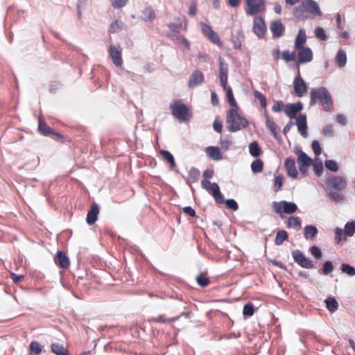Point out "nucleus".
Instances as JSON below:
<instances>
[{
	"label": "nucleus",
	"instance_id": "obj_1",
	"mask_svg": "<svg viewBox=\"0 0 355 355\" xmlns=\"http://www.w3.org/2000/svg\"><path fill=\"white\" fill-rule=\"evenodd\" d=\"M347 187L345 178L340 175H331L325 180L324 187L327 196L334 202H342L345 200L343 191Z\"/></svg>",
	"mask_w": 355,
	"mask_h": 355
},
{
	"label": "nucleus",
	"instance_id": "obj_2",
	"mask_svg": "<svg viewBox=\"0 0 355 355\" xmlns=\"http://www.w3.org/2000/svg\"><path fill=\"white\" fill-rule=\"evenodd\" d=\"M310 106H314L318 102H320L322 108L326 112H330L333 109L334 103L331 95L324 87L311 89L310 92Z\"/></svg>",
	"mask_w": 355,
	"mask_h": 355
},
{
	"label": "nucleus",
	"instance_id": "obj_3",
	"mask_svg": "<svg viewBox=\"0 0 355 355\" xmlns=\"http://www.w3.org/2000/svg\"><path fill=\"white\" fill-rule=\"evenodd\" d=\"M293 14L300 19L313 18L322 15L318 3L313 0H302L301 4L295 8Z\"/></svg>",
	"mask_w": 355,
	"mask_h": 355
},
{
	"label": "nucleus",
	"instance_id": "obj_4",
	"mask_svg": "<svg viewBox=\"0 0 355 355\" xmlns=\"http://www.w3.org/2000/svg\"><path fill=\"white\" fill-rule=\"evenodd\" d=\"M238 108H232L227 112V129L232 132L245 128L248 121L238 114Z\"/></svg>",
	"mask_w": 355,
	"mask_h": 355
},
{
	"label": "nucleus",
	"instance_id": "obj_5",
	"mask_svg": "<svg viewBox=\"0 0 355 355\" xmlns=\"http://www.w3.org/2000/svg\"><path fill=\"white\" fill-rule=\"evenodd\" d=\"M171 114L180 121L189 119L190 114L188 107L180 101H175L170 105Z\"/></svg>",
	"mask_w": 355,
	"mask_h": 355
},
{
	"label": "nucleus",
	"instance_id": "obj_6",
	"mask_svg": "<svg viewBox=\"0 0 355 355\" xmlns=\"http://www.w3.org/2000/svg\"><path fill=\"white\" fill-rule=\"evenodd\" d=\"M272 208L281 217L283 216V214H292L297 210V206L295 203L286 200L273 202Z\"/></svg>",
	"mask_w": 355,
	"mask_h": 355
},
{
	"label": "nucleus",
	"instance_id": "obj_7",
	"mask_svg": "<svg viewBox=\"0 0 355 355\" xmlns=\"http://www.w3.org/2000/svg\"><path fill=\"white\" fill-rule=\"evenodd\" d=\"M201 184L205 189L211 192L216 202L223 204L225 202L223 196L220 192V188L218 184L215 182L211 183L209 180H203L201 182Z\"/></svg>",
	"mask_w": 355,
	"mask_h": 355
},
{
	"label": "nucleus",
	"instance_id": "obj_8",
	"mask_svg": "<svg viewBox=\"0 0 355 355\" xmlns=\"http://www.w3.org/2000/svg\"><path fill=\"white\" fill-rule=\"evenodd\" d=\"M245 10L248 15L252 16L265 11L263 0H245Z\"/></svg>",
	"mask_w": 355,
	"mask_h": 355
},
{
	"label": "nucleus",
	"instance_id": "obj_9",
	"mask_svg": "<svg viewBox=\"0 0 355 355\" xmlns=\"http://www.w3.org/2000/svg\"><path fill=\"white\" fill-rule=\"evenodd\" d=\"M292 256L294 261L301 267L308 269L313 268V261L309 258L306 257L301 251L298 250L293 251Z\"/></svg>",
	"mask_w": 355,
	"mask_h": 355
},
{
	"label": "nucleus",
	"instance_id": "obj_10",
	"mask_svg": "<svg viewBox=\"0 0 355 355\" xmlns=\"http://www.w3.org/2000/svg\"><path fill=\"white\" fill-rule=\"evenodd\" d=\"M296 50H297V60L300 64L307 63L313 60V52L309 47L304 46Z\"/></svg>",
	"mask_w": 355,
	"mask_h": 355
},
{
	"label": "nucleus",
	"instance_id": "obj_11",
	"mask_svg": "<svg viewBox=\"0 0 355 355\" xmlns=\"http://www.w3.org/2000/svg\"><path fill=\"white\" fill-rule=\"evenodd\" d=\"M293 87L295 94L298 97H302L306 94L307 85L300 74L295 76L293 80Z\"/></svg>",
	"mask_w": 355,
	"mask_h": 355
},
{
	"label": "nucleus",
	"instance_id": "obj_12",
	"mask_svg": "<svg viewBox=\"0 0 355 355\" xmlns=\"http://www.w3.org/2000/svg\"><path fill=\"white\" fill-rule=\"evenodd\" d=\"M219 62V78L222 87H225L227 84L228 71L229 67L228 64L226 63L223 58L221 57L218 58Z\"/></svg>",
	"mask_w": 355,
	"mask_h": 355
},
{
	"label": "nucleus",
	"instance_id": "obj_13",
	"mask_svg": "<svg viewBox=\"0 0 355 355\" xmlns=\"http://www.w3.org/2000/svg\"><path fill=\"white\" fill-rule=\"evenodd\" d=\"M109 54L113 63L117 66L121 67L123 63V60L121 57V51L119 49L114 45H110L109 49Z\"/></svg>",
	"mask_w": 355,
	"mask_h": 355
},
{
	"label": "nucleus",
	"instance_id": "obj_14",
	"mask_svg": "<svg viewBox=\"0 0 355 355\" xmlns=\"http://www.w3.org/2000/svg\"><path fill=\"white\" fill-rule=\"evenodd\" d=\"M253 31L259 37H261L265 35L266 28L261 17H256L254 19Z\"/></svg>",
	"mask_w": 355,
	"mask_h": 355
},
{
	"label": "nucleus",
	"instance_id": "obj_15",
	"mask_svg": "<svg viewBox=\"0 0 355 355\" xmlns=\"http://www.w3.org/2000/svg\"><path fill=\"white\" fill-rule=\"evenodd\" d=\"M296 125L297 126V130L300 134L304 138L307 137L308 132L306 131V117L304 114H300L296 119Z\"/></svg>",
	"mask_w": 355,
	"mask_h": 355
},
{
	"label": "nucleus",
	"instance_id": "obj_16",
	"mask_svg": "<svg viewBox=\"0 0 355 355\" xmlns=\"http://www.w3.org/2000/svg\"><path fill=\"white\" fill-rule=\"evenodd\" d=\"M270 29L275 37H280L284 32V26L280 20H275L271 22Z\"/></svg>",
	"mask_w": 355,
	"mask_h": 355
},
{
	"label": "nucleus",
	"instance_id": "obj_17",
	"mask_svg": "<svg viewBox=\"0 0 355 355\" xmlns=\"http://www.w3.org/2000/svg\"><path fill=\"white\" fill-rule=\"evenodd\" d=\"M302 109V104L301 103L287 104L284 109V112L288 117L293 119Z\"/></svg>",
	"mask_w": 355,
	"mask_h": 355
},
{
	"label": "nucleus",
	"instance_id": "obj_18",
	"mask_svg": "<svg viewBox=\"0 0 355 355\" xmlns=\"http://www.w3.org/2000/svg\"><path fill=\"white\" fill-rule=\"evenodd\" d=\"M98 213H99V207H98V205L96 203H93L91 205V209L88 211L87 215L86 221L88 225H92L96 221V220L98 218Z\"/></svg>",
	"mask_w": 355,
	"mask_h": 355
},
{
	"label": "nucleus",
	"instance_id": "obj_19",
	"mask_svg": "<svg viewBox=\"0 0 355 355\" xmlns=\"http://www.w3.org/2000/svg\"><path fill=\"white\" fill-rule=\"evenodd\" d=\"M55 262L56 264L59 265L60 267L63 269L68 268L70 264L69 257L64 252L62 251H59L57 253V255L55 257Z\"/></svg>",
	"mask_w": 355,
	"mask_h": 355
},
{
	"label": "nucleus",
	"instance_id": "obj_20",
	"mask_svg": "<svg viewBox=\"0 0 355 355\" xmlns=\"http://www.w3.org/2000/svg\"><path fill=\"white\" fill-rule=\"evenodd\" d=\"M284 165L287 171L288 175L292 178H296L298 173L295 167V159L293 158L286 159Z\"/></svg>",
	"mask_w": 355,
	"mask_h": 355
},
{
	"label": "nucleus",
	"instance_id": "obj_21",
	"mask_svg": "<svg viewBox=\"0 0 355 355\" xmlns=\"http://www.w3.org/2000/svg\"><path fill=\"white\" fill-rule=\"evenodd\" d=\"M205 153L212 160L218 161L223 159L222 153L218 147L208 146L205 148Z\"/></svg>",
	"mask_w": 355,
	"mask_h": 355
},
{
	"label": "nucleus",
	"instance_id": "obj_22",
	"mask_svg": "<svg viewBox=\"0 0 355 355\" xmlns=\"http://www.w3.org/2000/svg\"><path fill=\"white\" fill-rule=\"evenodd\" d=\"M204 80V76L202 73L198 70H196L193 72L190 76L189 80V86L190 87H194L199 84L202 83Z\"/></svg>",
	"mask_w": 355,
	"mask_h": 355
},
{
	"label": "nucleus",
	"instance_id": "obj_23",
	"mask_svg": "<svg viewBox=\"0 0 355 355\" xmlns=\"http://www.w3.org/2000/svg\"><path fill=\"white\" fill-rule=\"evenodd\" d=\"M266 123L267 128L270 130L271 133L275 137V139H277L278 140L281 139V136L279 133V129L277 127V125H276V123L270 119V116L267 114H266Z\"/></svg>",
	"mask_w": 355,
	"mask_h": 355
},
{
	"label": "nucleus",
	"instance_id": "obj_24",
	"mask_svg": "<svg viewBox=\"0 0 355 355\" xmlns=\"http://www.w3.org/2000/svg\"><path fill=\"white\" fill-rule=\"evenodd\" d=\"M156 18V13L152 7L144 8L140 15V19L144 21H152Z\"/></svg>",
	"mask_w": 355,
	"mask_h": 355
},
{
	"label": "nucleus",
	"instance_id": "obj_25",
	"mask_svg": "<svg viewBox=\"0 0 355 355\" xmlns=\"http://www.w3.org/2000/svg\"><path fill=\"white\" fill-rule=\"evenodd\" d=\"M296 153L298 155L297 162L300 165L310 166L312 164V159L301 149L297 148Z\"/></svg>",
	"mask_w": 355,
	"mask_h": 355
},
{
	"label": "nucleus",
	"instance_id": "obj_26",
	"mask_svg": "<svg viewBox=\"0 0 355 355\" xmlns=\"http://www.w3.org/2000/svg\"><path fill=\"white\" fill-rule=\"evenodd\" d=\"M306 41V35L303 29H300L295 40V49H300L304 47V44Z\"/></svg>",
	"mask_w": 355,
	"mask_h": 355
},
{
	"label": "nucleus",
	"instance_id": "obj_27",
	"mask_svg": "<svg viewBox=\"0 0 355 355\" xmlns=\"http://www.w3.org/2000/svg\"><path fill=\"white\" fill-rule=\"evenodd\" d=\"M318 233L315 226L309 225L304 227V236L306 239H313Z\"/></svg>",
	"mask_w": 355,
	"mask_h": 355
},
{
	"label": "nucleus",
	"instance_id": "obj_28",
	"mask_svg": "<svg viewBox=\"0 0 355 355\" xmlns=\"http://www.w3.org/2000/svg\"><path fill=\"white\" fill-rule=\"evenodd\" d=\"M286 225L288 228L300 230L301 228V221L298 217H289L286 221Z\"/></svg>",
	"mask_w": 355,
	"mask_h": 355
},
{
	"label": "nucleus",
	"instance_id": "obj_29",
	"mask_svg": "<svg viewBox=\"0 0 355 355\" xmlns=\"http://www.w3.org/2000/svg\"><path fill=\"white\" fill-rule=\"evenodd\" d=\"M223 88L226 92L227 98L228 103H230L232 108H238L239 107H238L237 103L234 98L232 88L230 87H227V85H225V87H223Z\"/></svg>",
	"mask_w": 355,
	"mask_h": 355
},
{
	"label": "nucleus",
	"instance_id": "obj_30",
	"mask_svg": "<svg viewBox=\"0 0 355 355\" xmlns=\"http://www.w3.org/2000/svg\"><path fill=\"white\" fill-rule=\"evenodd\" d=\"M336 61L340 67H343L347 62V55L344 50L340 49L337 52Z\"/></svg>",
	"mask_w": 355,
	"mask_h": 355
},
{
	"label": "nucleus",
	"instance_id": "obj_31",
	"mask_svg": "<svg viewBox=\"0 0 355 355\" xmlns=\"http://www.w3.org/2000/svg\"><path fill=\"white\" fill-rule=\"evenodd\" d=\"M52 352L56 355H67V350L63 345L58 343H53L51 345Z\"/></svg>",
	"mask_w": 355,
	"mask_h": 355
},
{
	"label": "nucleus",
	"instance_id": "obj_32",
	"mask_svg": "<svg viewBox=\"0 0 355 355\" xmlns=\"http://www.w3.org/2000/svg\"><path fill=\"white\" fill-rule=\"evenodd\" d=\"M288 233L285 230H280L277 233L275 243L276 245H281L284 241L288 239Z\"/></svg>",
	"mask_w": 355,
	"mask_h": 355
},
{
	"label": "nucleus",
	"instance_id": "obj_33",
	"mask_svg": "<svg viewBox=\"0 0 355 355\" xmlns=\"http://www.w3.org/2000/svg\"><path fill=\"white\" fill-rule=\"evenodd\" d=\"M249 153L254 157H257L260 155L261 148H259L257 142L253 141L252 143L250 144Z\"/></svg>",
	"mask_w": 355,
	"mask_h": 355
},
{
	"label": "nucleus",
	"instance_id": "obj_34",
	"mask_svg": "<svg viewBox=\"0 0 355 355\" xmlns=\"http://www.w3.org/2000/svg\"><path fill=\"white\" fill-rule=\"evenodd\" d=\"M199 176L200 171L197 168L192 167L189 171L187 181L190 182H196L199 178Z\"/></svg>",
	"mask_w": 355,
	"mask_h": 355
},
{
	"label": "nucleus",
	"instance_id": "obj_35",
	"mask_svg": "<svg viewBox=\"0 0 355 355\" xmlns=\"http://www.w3.org/2000/svg\"><path fill=\"white\" fill-rule=\"evenodd\" d=\"M326 307L330 311H336L338 307V303L334 297H328L325 300Z\"/></svg>",
	"mask_w": 355,
	"mask_h": 355
},
{
	"label": "nucleus",
	"instance_id": "obj_36",
	"mask_svg": "<svg viewBox=\"0 0 355 355\" xmlns=\"http://www.w3.org/2000/svg\"><path fill=\"white\" fill-rule=\"evenodd\" d=\"M343 231L346 236H352L355 233V221L347 222Z\"/></svg>",
	"mask_w": 355,
	"mask_h": 355
},
{
	"label": "nucleus",
	"instance_id": "obj_37",
	"mask_svg": "<svg viewBox=\"0 0 355 355\" xmlns=\"http://www.w3.org/2000/svg\"><path fill=\"white\" fill-rule=\"evenodd\" d=\"M160 154L164 157V159H166L171 164V166L172 168L176 166L174 157L170 152L162 150L160 151Z\"/></svg>",
	"mask_w": 355,
	"mask_h": 355
},
{
	"label": "nucleus",
	"instance_id": "obj_38",
	"mask_svg": "<svg viewBox=\"0 0 355 355\" xmlns=\"http://www.w3.org/2000/svg\"><path fill=\"white\" fill-rule=\"evenodd\" d=\"M263 167V162L258 159L252 162L251 164V169L253 173H258L262 171Z\"/></svg>",
	"mask_w": 355,
	"mask_h": 355
},
{
	"label": "nucleus",
	"instance_id": "obj_39",
	"mask_svg": "<svg viewBox=\"0 0 355 355\" xmlns=\"http://www.w3.org/2000/svg\"><path fill=\"white\" fill-rule=\"evenodd\" d=\"M340 269L343 273H345L349 276H355V268L349 264L343 263L340 266Z\"/></svg>",
	"mask_w": 355,
	"mask_h": 355
},
{
	"label": "nucleus",
	"instance_id": "obj_40",
	"mask_svg": "<svg viewBox=\"0 0 355 355\" xmlns=\"http://www.w3.org/2000/svg\"><path fill=\"white\" fill-rule=\"evenodd\" d=\"M39 130L44 135L52 134L53 130L46 123L40 121L38 125Z\"/></svg>",
	"mask_w": 355,
	"mask_h": 355
},
{
	"label": "nucleus",
	"instance_id": "obj_41",
	"mask_svg": "<svg viewBox=\"0 0 355 355\" xmlns=\"http://www.w3.org/2000/svg\"><path fill=\"white\" fill-rule=\"evenodd\" d=\"M334 267L332 262L330 261H327L323 264L322 272L324 275H328L334 270Z\"/></svg>",
	"mask_w": 355,
	"mask_h": 355
},
{
	"label": "nucleus",
	"instance_id": "obj_42",
	"mask_svg": "<svg viewBox=\"0 0 355 355\" xmlns=\"http://www.w3.org/2000/svg\"><path fill=\"white\" fill-rule=\"evenodd\" d=\"M30 349L32 353L38 355L42 352V347L37 341H32L30 344Z\"/></svg>",
	"mask_w": 355,
	"mask_h": 355
},
{
	"label": "nucleus",
	"instance_id": "obj_43",
	"mask_svg": "<svg viewBox=\"0 0 355 355\" xmlns=\"http://www.w3.org/2000/svg\"><path fill=\"white\" fill-rule=\"evenodd\" d=\"M254 96L259 101L261 106L263 108H265L266 107V105H267L266 98L264 96V95L263 94H261L259 91H254Z\"/></svg>",
	"mask_w": 355,
	"mask_h": 355
},
{
	"label": "nucleus",
	"instance_id": "obj_44",
	"mask_svg": "<svg viewBox=\"0 0 355 355\" xmlns=\"http://www.w3.org/2000/svg\"><path fill=\"white\" fill-rule=\"evenodd\" d=\"M296 53L295 51L290 52L289 51H284L282 52V58L286 62L293 61L295 58Z\"/></svg>",
	"mask_w": 355,
	"mask_h": 355
},
{
	"label": "nucleus",
	"instance_id": "obj_45",
	"mask_svg": "<svg viewBox=\"0 0 355 355\" xmlns=\"http://www.w3.org/2000/svg\"><path fill=\"white\" fill-rule=\"evenodd\" d=\"M344 231L339 227H337L335 230V241L336 243H340L343 240L345 239Z\"/></svg>",
	"mask_w": 355,
	"mask_h": 355
},
{
	"label": "nucleus",
	"instance_id": "obj_46",
	"mask_svg": "<svg viewBox=\"0 0 355 355\" xmlns=\"http://www.w3.org/2000/svg\"><path fill=\"white\" fill-rule=\"evenodd\" d=\"M180 316L166 319L163 315H160L157 318H152L151 320L154 322L164 323V322H172L178 320Z\"/></svg>",
	"mask_w": 355,
	"mask_h": 355
},
{
	"label": "nucleus",
	"instance_id": "obj_47",
	"mask_svg": "<svg viewBox=\"0 0 355 355\" xmlns=\"http://www.w3.org/2000/svg\"><path fill=\"white\" fill-rule=\"evenodd\" d=\"M254 313V305L252 304H247L243 306V314L245 316H252Z\"/></svg>",
	"mask_w": 355,
	"mask_h": 355
},
{
	"label": "nucleus",
	"instance_id": "obj_48",
	"mask_svg": "<svg viewBox=\"0 0 355 355\" xmlns=\"http://www.w3.org/2000/svg\"><path fill=\"white\" fill-rule=\"evenodd\" d=\"M196 282H197L198 284L201 287H205L209 283V279L203 275H200L197 276Z\"/></svg>",
	"mask_w": 355,
	"mask_h": 355
},
{
	"label": "nucleus",
	"instance_id": "obj_49",
	"mask_svg": "<svg viewBox=\"0 0 355 355\" xmlns=\"http://www.w3.org/2000/svg\"><path fill=\"white\" fill-rule=\"evenodd\" d=\"M324 165L329 171L332 172H337L338 171L337 163L334 160H326Z\"/></svg>",
	"mask_w": 355,
	"mask_h": 355
},
{
	"label": "nucleus",
	"instance_id": "obj_50",
	"mask_svg": "<svg viewBox=\"0 0 355 355\" xmlns=\"http://www.w3.org/2000/svg\"><path fill=\"white\" fill-rule=\"evenodd\" d=\"M315 35L320 39L321 40H327V36L325 33V31L324 30V28H321V27H317L315 29Z\"/></svg>",
	"mask_w": 355,
	"mask_h": 355
},
{
	"label": "nucleus",
	"instance_id": "obj_51",
	"mask_svg": "<svg viewBox=\"0 0 355 355\" xmlns=\"http://www.w3.org/2000/svg\"><path fill=\"white\" fill-rule=\"evenodd\" d=\"M219 144L222 150H227L232 144V142L228 139H222L220 140Z\"/></svg>",
	"mask_w": 355,
	"mask_h": 355
},
{
	"label": "nucleus",
	"instance_id": "obj_52",
	"mask_svg": "<svg viewBox=\"0 0 355 355\" xmlns=\"http://www.w3.org/2000/svg\"><path fill=\"white\" fill-rule=\"evenodd\" d=\"M209 40L214 44H221L220 40L218 34L215 31H212L209 35H207Z\"/></svg>",
	"mask_w": 355,
	"mask_h": 355
},
{
	"label": "nucleus",
	"instance_id": "obj_53",
	"mask_svg": "<svg viewBox=\"0 0 355 355\" xmlns=\"http://www.w3.org/2000/svg\"><path fill=\"white\" fill-rule=\"evenodd\" d=\"M312 149L314 152V153L315 154V155H320L322 153V149L320 148V143L317 140H314L313 142H312Z\"/></svg>",
	"mask_w": 355,
	"mask_h": 355
},
{
	"label": "nucleus",
	"instance_id": "obj_54",
	"mask_svg": "<svg viewBox=\"0 0 355 355\" xmlns=\"http://www.w3.org/2000/svg\"><path fill=\"white\" fill-rule=\"evenodd\" d=\"M225 205L227 208L232 209L234 211L237 210L239 208L237 202L233 199L227 200L225 201Z\"/></svg>",
	"mask_w": 355,
	"mask_h": 355
},
{
	"label": "nucleus",
	"instance_id": "obj_55",
	"mask_svg": "<svg viewBox=\"0 0 355 355\" xmlns=\"http://www.w3.org/2000/svg\"><path fill=\"white\" fill-rule=\"evenodd\" d=\"M310 252H311V254L314 257H315L316 259H320L322 257V252L320 251V250L316 247V246H313L310 249Z\"/></svg>",
	"mask_w": 355,
	"mask_h": 355
},
{
	"label": "nucleus",
	"instance_id": "obj_56",
	"mask_svg": "<svg viewBox=\"0 0 355 355\" xmlns=\"http://www.w3.org/2000/svg\"><path fill=\"white\" fill-rule=\"evenodd\" d=\"M283 107H284L283 102L281 101H277L274 103V104L272 107V110L275 112H278L282 111Z\"/></svg>",
	"mask_w": 355,
	"mask_h": 355
},
{
	"label": "nucleus",
	"instance_id": "obj_57",
	"mask_svg": "<svg viewBox=\"0 0 355 355\" xmlns=\"http://www.w3.org/2000/svg\"><path fill=\"white\" fill-rule=\"evenodd\" d=\"M200 26L202 28V31L205 35L207 37L212 31H214L211 27L209 25H207L205 23H200Z\"/></svg>",
	"mask_w": 355,
	"mask_h": 355
},
{
	"label": "nucleus",
	"instance_id": "obj_58",
	"mask_svg": "<svg viewBox=\"0 0 355 355\" xmlns=\"http://www.w3.org/2000/svg\"><path fill=\"white\" fill-rule=\"evenodd\" d=\"M283 183V177L282 176H276L275 178V191H278L282 187Z\"/></svg>",
	"mask_w": 355,
	"mask_h": 355
},
{
	"label": "nucleus",
	"instance_id": "obj_59",
	"mask_svg": "<svg viewBox=\"0 0 355 355\" xmlns=\"http://www.w3.org/2000/svg\"><path fill=\"white\" fill-rule=\"evenodd\" d=\"M128 0H113L112 6L115 8L123 7L126 5Z\"/></svg>",
	"mask_w": 355,
	"mask_h": 355
},
{
	"label": "nucleus",
	"instance_id": "obj_60",
	"mask_svg": "<svg viewBox=\"0 0 355 355\" xmlns=\"http://www.w3.org/2000/svg\"><path fill=\"white\" fill-rule=\"evenodd\" d=\"M121 27L119 26V23L117 20L112 22L110 26V33H116L121 30Z\"/></svg>",
	"mask_w": 355,
	"mask_h": 355
},
{
	"label": "nucleus",
	"instance_id": "obj_61",
	"mask_svg": "<svg viewBox=\"0 0 355 355\" xmlns=\"http://www.w3.org/2000/svg\"><path fill=\"white\" fill-rule=\"evenodd\" d=\"M313 170H314L315 173L318 176H321L322 175V173H323V166H322V164L321 162L315 164V166H314Z\"/></svg>",
	"mask_w": 355,
	"mask_h": 355
},
{
	"label": "nucleus",
	"instance_id": "obj_62",
	"mask_svg": "<svg viewBox=\"0 0 355 355\" xmlns=\"http://www.w3.org/2000/svg\"><path fill=\"white\" fill-rule=\"evenodd\" d=\"M197 13V3L194 1L189 8V15L191 17H194Z\"/></svg>",
	"mask_w": 355,
	"mask_h": 355
},
{
	"label": "nucleus",
	"instance_id": "obj_63",
	"mask_svg": "<svg viewBox=\"0 0 355 355\" xmlns=\"http://www.w3.org/2000/svg\"><path fill=\"white\" fill-rule=\"evenodd\" d=\"M213 128L217 132L220 133L223 130V124L220 121L215 120L213 123Z\"/></svg>",
	"mask_w": 355,
	"mask_h": 355
},
{
	"label": "nucleus",
	"instance_id": "obj_64",
	"mask_svg": "<svg viewBox=\"0 0 355 355\" xmlns=\"http://www.w3.org/2000/svg\"><path fill=\"white\" fill-rule=\"evenodd\" d=\"M182 211L185 214L190 216H195L196 215L195 210L191 207H185L183 208Z\"/></svg>",
	"mask_w": 355,
	"mask_h": 355
}]
</instances>
